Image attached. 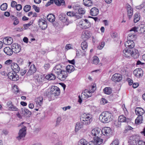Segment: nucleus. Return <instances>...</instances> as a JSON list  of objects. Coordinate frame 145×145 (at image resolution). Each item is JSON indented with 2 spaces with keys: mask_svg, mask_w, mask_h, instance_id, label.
I'll return each instance as SVG.
<instances>
[{
  "mask_svg": "<svg viewBox=\"0 0 145 145\" xmlns=\"http://www.w3.org/2000/svg\"><path fill=\"white\" fill-rule=\"evenodd\" d=\"M39 27L42 30L45 29L47 27V24L46 21L44 19H40L38 22Z\"/></svg>",
  "mask_w": 145,
  "mask_h": 145,
  "instance_id": "9b49d317",
  "label": "nucleus"
},
{
  "mask_svg": "<svg viewBox=\"0 0 145 145\" xmlns=\"http://www.w3.org/2000/svg\"><path fill=\"white\" fill-rule=\"evenodd\" d=\"M7 5L6 3L3 4L1 6V9L2 10H5L7 8Z\"/></svg>",
  "mask_w": 145,
  "mask_h": 145,
  "instance_id": "09e8293b",
  "label": "nucleus"
},
{
  "mask_svg": "<svg viewBox=\"0 0 145 145\" xmlns=\"http://www.w3.org/2000/svg\"><path fill=\"white\" fill-rule=\"evenodd\" d=\"M82 122L83 124L86 125L90 124L92 121V117L89 114H86L84 117L82 118Z\"/></svg>",
  "mask_w": 145,
  "mask_h": 145,
  "instance_id": "6e6552de",
  "label": "nucleus"
},
{
  "mask_svg": "<svg viewBox=\"0 0 145 145\" xmlns=\"http://www.w3.org/2000/svg\"><path fill=\"white\" fill-rule=\"evenodd\" d=\"M66 69L67 71L66 72L67 73L68 72L69 73H71L74 70V67L72 65H68L66 67Z\"/></svg>",
  "mask_w": 145,
  "mask_h": 145,
  "instance_id": "473e14b6",
  "label": "nucleus"
},
{
  "mask_svg": "<svg viewBox=\"0 0 145 145\" xmlns=\"http://www.w3.org/2000/svg\"><path fill=\"white\" fill-rule=\"evenodd\" d=\"M100 131L99 128H95L93 129L91 131V133L93 136H95L94 137V141H90L88 143L87 145H97V144L100 141V138L99 134Z\"/></svg>",
  "mask_w": 145,
  "mask_h": 145,
  "instance_id": "f03ea898",
  "label": "nucleus"
},
{
  "mask_svg": "<svg viewBox=\"0 0 145 145\" xmlns=\"http://www.w3.org/2000/svg\"><path fill=\"white\" fill-rule=\"evenodd\" d=\"M67 14V15L70 17L75 16V13H74L72 12H68Z\"/></svg>",
  "mask_w": 145,
  "mask_h": 145,
  "instance_id": "5fc2aeb1",
  "label": "nucleus"
},
{
  "mask_svg": "<svg viewBox=\"0 0 145 145\" xmlns=\"http://www.w3.org/2000/svg\"><path fill=\"white\" fill-rule=\"evenodd\" d=\"M138 28V29H139L138 30L139 31V33H142L143 34L145 33V25L143 24H141L139 25Z\"/></svg>",
  "mask_w": 145,
  "mask_h": 145,
  "instance_id": "bb28decb",
  "label": "nucleus"
},
{
  "mask_svg": "<svg viewBox=\"0 0 145 145\" xmlns=\"http://www.w3.org/2000/svg\"><path fill=\"white\" fill-rule=\"evenodd\" d=\"M31 8V7L29 5H26L25 6L24 8V11L25 12H27L29 11Z\"/></svg>",
  "mask_w": 145,
  "mask_h": 145,
  "instance_id": "49530a36",
  "label": "nucleus"
},
{
  "mask_svg": "<svg viewBox=\"0 0 145 145\" xmlns=\"http://www.w3.org/2000/svg\"><path fill=\"white\" fill-rule=\"evenodd\" d=\"M140 137L139 136L134 135L130 137V140L135 142V143H138V142L140 141Z\"/></svg>",
  "mask_w": 145,
  "mask_h": 145,
  "instance_id": "a878e982",
  "label": "nucleus"
},
{
  "mask_svg": "<svg viewBox=\"0 0 145 145\" xmlns=\"http://www.w3.org/2000/svg\"><path fill=\"white\" fill-rule=\"evenodd\" d=\"M44 78V77L43 76L40 75L38 76V78H37V79L39 83H40L43 81Z\"/></svg>",
  "mask_w": 145,
  "mask_h": 145,
  "instance_id": "de8ad7c7",
  "label": "nucleus"
},
{
  "mask_svg": "<svg viewBox=\"0 0 145 145\" xmlns=\"http://www.w3.org/2000/svg\"><path fill=\"white\" fill-rule=\"evenodd\" d=\"M83 4L87 7H90L93 4L92 1L91 0H83Z\"/></svg>",
  "mask_w": 145,
  "mask_h": 145,
  "instance_id": "72a5a7b5",
  "label": "nucleus"
},
{
  "mask_svg": "<svg viewBox=\"0 0 145 145\" xmlns=\"http://www.w3.org/2000/svg\"><path fill=\"white\" fill-rule=\"evenodd\" d=\"M99 62V58L96 56H94L93 57V59L92 61V63L95 64H97Z\"/></svg>",
  "mask_w": 145,
  "mask_h": 145,
  "instance_id": "79ce46f5",
  "label": "nucleus"
},
{
  "mask_svg": "<svg viewBox=\"0 0 145 145\" xmlns=\"http://www.w3.org/2000/svg\"><path fill=\"white\" fill-rule=\"evenodd\" d=\"M55 4L58 6H60L61 5H64L65 2L63 0H55L54 1Z\"/></svg>",
  "mask_w": 145,
  "mask_h": 145,
  "instance_id": "e433bc0d",
  "label": "nucleus"
},
{
  "mask_svg": "<svg viewBox=\"0 0 145 145\" xmlns=\"http://www.w3.org/2000/svg\"><path fill=\"white\" fill-rule=\"evenodd\" d=\"M52 72L56 74L57 77L61 81L65 80L68 76L67 72L63 69L61 64L56 65L53 68Z\"/></svg>",
  "mask_w": 145,
  "mask_h": 145,
  "instance_id": "f257e3e1",
  "label": "nucleus"
},
{
  "mask_svg": "<svg viewBox=\"0 0 145 145\" xmlns=\"http://www.w3.org/2000/svg\"><path fill=\"white\" fill-rule=\"evenodd\" d=\"M36 70L35 65L34 64H32L29 67V69L27 72V74L29 75H31L35 72Z\"/></svg>",
  "mask_w": 145,
  "mask_h": 145,
  "instance_id": "412c9836",
  "label": "nucleus"
},
{
  "mask_svg": "<svg viewBox=\"0 0 145 145\" xmlns=\"http://www.w3.org/2000/svg\"><path fill=\"white\" fill-rule=\"evenodd\" d=\"M11 68L14 72L17 73L19 72L20 70V68L18 64L13 63L11 64Z\"/></svg>",
  "mask_w": 145,
  "mask_h": 145,
  "instance_id": "6ab92c4d",
  "label": "nucleus"
},
{
  "mask_svg": "<svg viewBox=\"0 0 145 145\" xmlns=\"http://www.w3.org/2000/svg\"><path fill=\"white\" fill-rule=\"evenodd\" d=\"M17 3L16 1H12L11 3V6L12 7L14 8L16 7L17 5Z\"/></svg>",
  "mask_w": 145,
  "mask_h": 145,
  "instance_id": "4d7b16f0",
  "label": "nucleus"
},
{
  "mask_svg": "<svg viewBox=\"0 0 145 145\" xmlns=\"http://www.w3.org/2000/svg\"><path fill=\"white\" fill-rule=\"evenodd\" d=\"M43 98L42 97H39L35 99V101L37 104H38L41 106L42 104Z\"/></svg>",
  "mask_w": 145,
  "mask_h": 145,
  "instance_id": "c756f323",
  "label": "nucleus"
},
{
  "mask_svg": "<svg viewBox=\"0 0 145 145\" xmlns=\"http://www.w3.org/2000/svg\"><path fill=\"white\" fill-rule=\"evenodd\" d=\"M135 37L136 36L134 35H129V37H128V40L124 43V45L126 47L131 49L134 48L135 46V43L133 40H131V39H132Z\"/></svg>",
  "mask_w": 145,
  "mask_h": 145,
  "instance_id": "39448f33",
  "label": "nucleus"
},
{
  "mask_svg": "<svg viewBox=\"0 0 145 145\" xmlns=\"http://www.w3.org/2000/svg\"><path fill=\"white\" fill-rule=\"evenodd\" d=\"M59 19L63 23H65L66 25H68L69 20L66 15L63 13H61L59 15Z\"/></svg>",
  "mask_w": 145,
  "mask_h": 145,
  "instance_id": "ddd939ff",
  "label": "nucleus"
},
{
  "mask_svg": "<svg viewBox=\"0 0 145 145\" xmlns=\"http://www.w3.org/2000/svg\"><path fill=\"white\" fill-rule=\"evenodd\" d=\"M126 11L127 16L129 19L132 17L133 13V9L131 6L128 4L126 5Z\"/></svg>",
  "mask_w": 145,
  "mask_h": 145,
  "instance_id": "4468645a",
  "label": "nucleus"
},
{
  "mask_svg": "<svg viewBox=\"0 0 145 145\" xmlns=\"http://www.w3.org/2000/svg\"><path fill=\"white\" fill-rule=\"evenodd\" d=\"M9 109L10 110L14 111H17L18 110V109L13 105L9 108Z\"/></svg>",
  "mask_w": 145,
  "mask_h": 145,
  "instance_id": "864d4df0",
  "label": "nucleus"
},
{
  "mask_svg": "<svg viewBox=\"0 0 145 145\" xmlns=\"http://www.w3.org/2000/svg\"><path fill=\"white\" fill-rule=\"evenodd\" d=\"M83 124L82 121L81 122H77L75 126V131H77L82 128L83 127Z\"/></svg>",
  "mask_w": 145,
  "mask_h": 145,
  "instance_id": "cd10ccee",
  "label": "nucleus"
},
{
  "mask_svg": "<svg viewBox=\"0 0 145 145\" xmlns=\"http://www.w3.org/2000/svg\"><path fill=\"white\" fill-rule=\"evenodd\" d=\"M13 41L12 39L10 37H6L3 39V42L6 45H9L11 44Z\"/></svg>",
  "mask_w": 145,
  "mask_h": 145,
  "instance_id": "aec40b11",
  "label": "nucleus"
},
{
  "mask_svg": "<svg viewBox=\"0 0 145 145\" xmlns=\"http://www.w3.org/2000/svg\"><path fill=\"white\" fill-rule=\"evenodd\" d=\"M87 141L84 139H82L79 141L78 145H87Z\"/></svg>",
  "mask_w": 145,
  "mask_h": 145,
  "instance_id": "37998d69",
  "label": "nucleus"
},
{
  "mask_svg": "<svg viewBox=\"0 0 145 145\" xmlns=\"http://www.w3.org/2000/svg\"><path fill=\"white\" fill-rule=\"evenodd\" d=\"M48 20L50 22H53L54 21L56 18L54 15L52 14H50L47 16Z\"/></svg>",
  "mask_w": 145,
  "mask_h": 145,
  "instance_id": "7c9ffc66",
  "label": "nucleus"
},
{
  "mask_svg": "<svg viewBox=\"0 0 145 145\" xmlns=\"http://www.w3.org/2000/svg\"><path fill=\"white\" fill-rule=\"evenodd\" d=\"M111 79L115 82H119L122 80V76L120 74L116 73L112 76Z\"/></svg>",
  "mask_w": 145,
  "mask_h": 145,
  "instance_id": "2eb2a0df",
  "label": "nucleus"
},
{
  "mask_svg": "<svg viewBox=\"0 0 145 145\" xmlns=\"http://www.w3.org/2000/svg\"><path fill=\"white\" fill-rule=\"evenodd\" d=\"M12 52L15 53H19L21 50L20 46L17 44H13L12 45Z\"/></svg>",
  "mask_w": 145,
  "mask_h": 145,
  "instance_id": "f3484780",
  "label": "nucleus"
},
{
  "mask_svg": "<svg viewBox=\"0 0 145 145\" xmlns=\"http://www.w3.org/2000/svg\"><path fill=\"white\" fill-rule=\"evenodd\" d=\"M33 7L36 12H39V8L38 7H37L35 5H33Z\"/></svg>",
  "mask_w": 145,
  "mask_h": 145,
  "instance_id": "13d9d810",
  "label": "nucleus"
},
{
  "mask_svg": "<svg viewBox=\"0 0 145 145\" xmlns=\"http://www.w3.org/2000/svg\"><path fill=\"white\" fill-rule=\"evenodd\" d=\"M17 72H10L7 74L8 78L12 81H16L19 79L18 75L17 74Z\"/></svg>",
  "mask_w": 145,
  "mask_h": 145,
  "instance_id": "1a4fd4ad",
  "label": "nucleus"
},
{
  "mask_svg": "<svg viewBox=\"0 0 145 145\" xmlns=\"http://www.w3.org/2000/svg\"><path fill=\"white\" fill-rule=\"evenodd\" d=\"M33 22L32 21H31L27 24L23 25V29L24 30L27 29L32 24Z\"/></svg>",
  "mask_w": 145,
  "mask_h": 145,
  "instance_id": "a18cd8bd",
  "label": "nucleus"
},
{
  "mask_svg": "<svg viewBox=\"0 0 145 145\" xmlns=\"http://www.w3.org/2000/svg\"><path fill=\"white\" fill-rule=\"evenodd\" d=\"M131 56L135 59L137 58L139 56V52L137 50L133 49L131 51Z\"/></svg>",
  "mask_w": 145,
  "mask_h": 145,
  "instance_id": "4be33fe9",
  "label": "nucleus"
},
{
  "mask_svg": "<svg viewBox=\"0 0 145 145\" xmlns=\"http://www.w3.org/2000/svg\"><path fill=\"white\" fill-rule=\"evenodd\" d=\"M10 17L12 20L14 21L13 24L14 25H16L19 24V21L17 17H16L13 15H12L10 16Z\"/></svg>",
  "mask_w": 145,
  "mask_h": 145,
  "instance_id": "f704fd0d",
  "label": "nucleus"
},
{
  "mask_svg": "<svg viewBox=\"0 0 145 145\" xmlns=\"http://www.w3.org/2000/svg\"><path fill=\"white\" fill-rule=\"evenodd\" d=\"M145 143L142 140H140L138 142V145H145Z\"/></svg>",
  "mask_w": 145,
  "mask_h": 145,
  "instance_id": "774afa93",
  "label": "nucleus"
},
{
  "mask_svg": "<svg viewBox=\"0 0 145 145\" xmlns=\"http://www.w3.org/2000/svg\"><path fill=\"white\" fill-rule=\"evenodd\" d=\"M81 46L83 50H84L87 49L88 47V45L87 42L86 40H84L82 42L81 44Z\"/></svg>",
  "mask_w": 145,
  "mask_h": 145,
  "instance_id": "58836bf2",
  "label": "nucleus"
},
{
  "mask_svg": "<svg viewBox=\"0 0 145 145\" xmlns=\"http://www.w3.org/2000/svg\"><path fill=\"white\" fill-rule=\"evenodd\" d=\"M138 27H133L130 30V31H134L135 33L137 31V29H138Z\"/></svg>",
  "mask_w": 145,
  "mask_h": 145,
  "instance_id": "0e129e2a",
  "label": "nucleus"
},
{
  "mask_svg": "<svg viewBox=\"0 0 145 145\" xmlns=\"http://www.w3.org/2000/svg\"><path fill=\"white\" fill-rule=\"evenodd\" d=\"M144 6V4H142L141 5L137 6L136 7V8L137 9H142Z\"/></svg>",
  "mask_w": 145,
  "mask_h": 145,
  "instance_id": "e2e57ef3",
  "label": "nucleus"
},
{
  "mask_svg": "<svg viewBox=\"0 0 145 145\" xmlns=\"http://www.w3.org/2000/svg\"><path fill=\"white\" fill-rule=\"evenodd\" d=\"M61 121V118L60 117H58L57 119L56 123L55 125L56 127H57L60 124V123Z\"/></svg>",
  "mask_w": 145,
  "mask_h": 145,
  "instance_id": "8fccbe9b",
  "label": "nucleus"
},
{
  "mask_svg": "<svg viewBox=\"0 0 145 145\" xmlns=\"http://www.w3.org/2000/svg\"><path fill=\"white\" fill-rule=\"evenodd\" d=\"M118 120L121 123V122H127L128 121L126 117L123 115H121L119 116L118 118Z\"/></svg>",
  "mask_w": 145,
  "mask_h": 145,
  "instance_id": "c9c22d12",
  "label": "nucleus"
},
{
  "mask_svg": "<svg viewBox=\"0 0 145 145\" xmlns=\"http://www.w3.org/2000/svg\"><path fill=\"white\" fill-rule=\"evenodd\" d=\"M111 36L113 38H115L117 37V34L116 33L113 32L111 33Z\"/></svg>",
  "mask_w": 145,
  "mask_h": 145,
  "instance_id": "680f3d73",
  "label": "nucleus"
},
{
  "mask_svg": "<svg viewBox=\"0 0 145 145\" xmlns=\"http://www.w3.org/2000/svg\"><path fill=\"white\" fill-rule=\"evenodd\" d=\"M99 10L96 7L92 8L90 10V13L91 15L95 16L99 13Z\"/></svg>",
  "mask_w": 145,
  "mask_h": 145,
  "instance_id": "5701e85b",
  "label": "nucleus"
},
{
  "mask_svg": "<svg viewBox=\"0 0 145 145\" xmlns=\"http://www.w3.org/2000/svg\"><path fill=\"white\" fill-rule=\"evenodd\" d=\"M114 126L116 128L120 127L121 125V123L118 120H115L114 122Z\"/></svg>",
  "mask_w": 145,
  "mask_h": 145,
  "instance_id": "a19ab883",
  "label": "nucleus"
},
{
  "mask_svg": "<svg viewBox=\"0 0 145 145\" xmlns=\"http://www.w3.org/2000/svg\"><path fill=\"white\" fill-rule=\"evenodd\" d=\"M51 94H54V96H58L60 93V89L57 87L55 86H52L51 90Z\"/></svg>",
  "mask_w": 145,
  "mask_h": 145,
  "instance_id": "f8f14e48",
  "label": "nucleus"
},
{
  "mask_svg": "<svg viewBox=\"0 0 145 145\" xmlns=\"http://www.w3.org/2000/svg\"><path fill=\"white\" fill-rule=\"evenodd\" d=\"M91 33L90 31L86 30L82 32L81 37L84 40H86L91 37Z\"/></svg>",
  "mask_w": 145,
  "mask_h": 145,
  "instance_id": "9d476101",
  "label": "nucleus"
},
{
  "mask_svg": "<svg viewBox=\"0 0 145 145\" xmlns=\"http://www.w3.org/2000/svg\"><path fill=\"white\" fill-rule=\"evenodd\" d=\"M101 103L104 105L107 103V101L104 98H102V101L101 102Z\"/></svg>",
  "mask_w": 145,
  "mask_h": 145,
  "instance_id": "69168bd1",
  "label": "nucleus"
},
{
  "mask_svg": "<svg viewBox=\"0 0 145 145\" xmlns=\"http://www.w3.org/2000/svg\"><path fill=\"white\" fill-rule=\"evenodd\" d=\"M133 73L137 77H140L142 76L143 74V71L141 68L137 69L135 70Z\"/></svg>",
  "mask_w": 145,
  "mask_h": 145,
  "instance_id": "dca6fc26",
  "label": "nucleus"
},
{
  "mask_svg": "<svg viewBox=\"0 0 145 145\" xmlns=\"http://www.w3.org/2000/svg\"><path fill=\"white\" fill-rule=\"evenodd\" d=\"M119 144V142L118 140L116 139L112 142L110 145H118Z\"/></svg>",
  "mask_w": 145,
  "mask_h": 145,
  "instance_id": "603ef678",
  "label": "nucleus"
},
{
  "mask_svg": "<svg viewBox=\"0 0 145 145\" xmlns=\"http://www.w3.org/2000/svg\"><path fill=\"white\" fill-rule=\"evenodd\" d=\"M123 55L126 57H129L131 56V51L130 50L125 48L123 51Z\"/></svg>",
  "mask_w": 145,
  "mask_h": 145,
  "instance_id": "b1692460",
  "label": "nucleus"
},
{
  "mask_svg": "<svg viewBox=\"0 0 145 145\" xmlns=\"http://www.w3.org/2000/svg\"><path fill=\"white\" fill-rule=\"evenodd\" d=\"M16 8L17 10H20L22 8V6L21 5L18 4L16 6Z\"/></svg>",
  "mask_w": 145,
  "mask_h": 145,
  "instance_id": "bf43d9fd",
  "label": "nucleus"
},
{
  "mask_svg": "<svg viewBox=\"0 0 145 145\" xmlns=\"http://www.w3.org/2000/svg\"><path fill=\"white\" fill-rule=\"evenodd\" d=\"M4 52L7 55L10 56L11 55L12 53V48H11L9 47H5L3 50Z\"/></svg>",
  "mask_w": 145,
  "mask_h": 145,
  "instance_id": "393cba45",
  "label": "nucleus"
},
{
  "mask_svg": "<svg viewBox=\"0 0 145 145\" xmlns=\"http://www.w3.org/2000/svg\"><path fill=\"white\" fill-rule=\"evenodd\" d=\"M26 127L24 126L20 129L18 133V136L16 137V139L20 141V140H23L26 133Z\"/></svg>",
  "mask_w": 145,
  "mask_h": 145,
  "instance_id": "0eeeda50",
  "label": "nucleus"
},
{
  "mask_svg": "<svg viewBox=\"0 0 145 145\" xmlns=\"http://www.w3.org/2000/svg\"><path fill=\"white\" fill-rule=\"evenodd\" d=\"M140 15L136 13L135 14L134 18V22L135 23L137 22L140 19Z\"/></svg>",
  "mask_w": 145,
  "mask_h": 145,
  "instance_id": "ea45409f",
  "label": "nucleus"
},
{
  "mask_svg": "<svg viewBox=\"0 0 145 145\" xmlns=\"http://www.w3.org/2000/svg\"><path fill=\"white\" fill-rule=\"evenodd\" d=\"M101 121L103 123L109 122L112 119V114L107 112H103L100 114Z\"/></svg>",
  "mask_w": 145,
  "mask_h": 145,
  "instance_id": "20e7f679",
  "label": "nucleus"
},
{
  "mask_svg": "<svg viewBox=\"0 0 145 145\" xmlns=\"http://www.w3.org/2000/svg\"><path fill=\"white\" fill-rule=\"evenodd\" d=\"M12 61L11 60L8 59L7 61H6L5 62V64L7 65H10L11 63L12 64Z\"/></svg>",
  "mask_w": 145,
  "mask_h": 145,
  "instance_id": "052dcab7",
  "label": "nucleus"
},
{
  "mask_svg": "<svg viewBox=\"0 0 145 145\" xmlns=\"http://www.w3.org/2000/svg\"><path fill=\"white\" fill-rule=\"evenodd\" d=\"M86 92H88L89 93V95L87 94L86 92H84V93H82L81 94V97H82V98H85L86 97V98H88V97H91V93H90L89 92V91L88 90H86L85 91Z\"/></svg>",
  "mask_w": 145,
  "mask_h": 145,
  "instance_id": "c85d7f7f",
  "label": "nucleus"
},
{
  "mask_svg": "<svg viewBox=\"0 0 145 145\" xmlns=\"http://www.w3.org/2000/svg\"><path fill=\"white\" fill-rule=\"evenodd\" d=\"M104 93L107 94H110L112 93V89L111 88L106 87L103 89Z\"/></svg>",
  "mask_w": 145,
  "mask_h": 145,
  "instance_id": "4c0bfd02",
  "label": "nucleus"
},
{
  "mask_svg": "<svg viewBox=\"0 0 145 145\" xmlns=\"http://www.w3.org/2000/svg\"><path fill=\"white\" fill-rule=\"evenodd\" d=\"M135 112L138 116L135 120V123L137 124H139L142 123L143 118L142 115L143 114L145 111L142 108H136L135 109Z\"/></svg>",
  "mask_w": 145,
  "mask_h": 145,
  "instance_id": "7ed1b4c3",
  "label": "nucleus"
},
{
  "mask_svg": "<svg viewBox=\"0 0 145 145\" xmlns=\"http://www.w3.org/2000/svg\"><path fill=\"white\" fill-rule=\"evenodd\" d=\"M54 73H53L49 74L46 76V79L49 80H54L56 78V76Z\"/></svg>",
  "mask_w": 145,
  "mask_h": 145,
  "instance_id": "2f4dec72",
  "label": "nucleus"
},
{
  "mask_svg": "<svg viewBox=\"0 0 145 145\" xmlns=\"http://www.w3.org/2000/svg\"><path fill=\"white\" fill-rule=\"evenodd\" d=\"M22 111H24L25 113L26 114H27L28 115V116H30L31 114V112L30 111L28 110L27 109L24 108L23 110H22Z\"/></svg>",
  "mask_w": 145,
  "mask_h": 145,
  "instance_id": "3c124183",
  "label": "nucleus"
},
{
  "mask_svg": "<svg viewBox=\"0 0 145 145\" xmlns=\"http://www.w3.org/2000/svg\"><path fill=\"white\" fill-rule=\"evenodd\" d=\"M111 132V129L110 127H104L101 130L102 134L104 135H109Z\"/></svg>",
  "mask_w": 145,
  "mask_h": 145,
  "instance_id": "a211bd4d",
  "label": "nucleus"
},
{
  "mask_svg": "<svg viewBox=\"0 0 145 145\" xmlns=\"http://www.w3.org/2000/svg\"><path fill=\"white\" fill-rule=\"evenodd\" d=\"M7 104L9 108L11 107V106L13 105L12 104V102L11 101H9L8 102Z\"/></svg>",
  "mask_w": 145,
  "mask_h": 145,
  "instance_id": "338daca9",
  "label": "nucleus"
},
{
  "mask_svg": "<svg viewBox=\"0 0 145 145\" xmlns=\"http://www.w3.org/2000/svg\"><path fill=\"white\" fill-rule=\"evenodd\" d=\"M50 67V64L49 63L45 64L44 66V69L46 70L48 69Z\"/></svg>",
  "mask_w": 145,
  "mask_h": 145,
  "instance_id": "6e6d98bb",
  "label": "nucleus"
},
{
  "mask_svg": "<svg viewBox=\"0 0 145 145\" xmlns=\"http://www.w3.org/2000/svg\"><path fill=\"white\" fill-rule=\"evenodd\" d=\"M78 12L79 14H84L85 13L86 11L83 8L80 7L78 9Z\"/></svg>",
  "mask_w": 145,
  "mask_h": 145,
  "instance_id": "c03bdc74",
  "label": "nucleus"
},
{
  "mask_svg": "<svg viewBox=\"0 0 145 145\" xmlns=\"http://www.w3.org/2000/svg\"><path fill=\"white\" fill-rule=\"evenodd\" d=\"M79 26L82 29H87L91 26L89 22L86 19H82L79 22Z\"/></svg>",
  "mask_w": 145,
  "mask_h": 145,
  "instance_id": "423d86ee",
  "label": "nucleus"
}]
</instances>
